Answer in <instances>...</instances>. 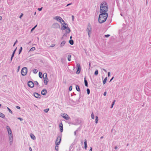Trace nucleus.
Segmentation results:
<instances>
[{
	"mask_svg": "<svg viewBox=\"0 0 151 151\" xmlns=\"http://www.w3.org/2000/svg\"><path fill=\"white\" fill-rule=\"evenodd\" d=\"M17 47H16V48H15V49L14 50V51H13V53H13V54L14 53V54H15V52H16V50H17Z\"/></svg>",
	"mask_w": 151,
	"mask_h": 151,
	"instance_id": "obj_43",
	"label": "nucleus"
},
{
	"mask_svg": "<svg viewBox=\"0 0 151 151\" xmlns=\"http://www.w3.org/2000/svg\"><path fill=\"white\" fill-rule=\"evenodd\" d=\"M17 119H19V120H20V121H23V119L22 118H20V117H18V118H17Z\"/></svg>",
	"mask_w": 151,
	"mask_h": 151,
	"instance_id": "obj_42",
	"label": "nucleus"
},
{
	"mask_svg": "<svg viewBox=\"0 0 151 151\" xmlns=\"http://www.w3.org/2000/svg\"><path fill=\"white\" fill-rule=\"evenodd\" d=\"M30 136L31 138L32 139H33V140H35V139L36 137H35V135L33 134H32V133L30 135Z\"/></svg>",
	"mask_w": 151,
	"mask_h": 151,
	"instance_id": "obj_18",
	"label": "nucleus"
},
{
	"mask_svg": "<svg viewBox=\"0 0 151 151\" xmlns=\"http://www.w3.org/2000/svg\"><path fill=\"white\" fill-rule=\"evenodd\" d=\"M91 117L93 119H94V116L93 113H92L91 115Z\"/></svg>",
	"mask_w": 151,
	"mask_h": 151,
	"instance_id": "obj_34",
	"label": "nucleus"
},
{
	"mask_svg": "<svg viewBox=\"0 0 151 151\" xmlns=\"http://www.w3.org/2000/svg\"><path fill=\"white\" fill-rule=\"evenodd\" d=\"M34 96L37 98L40 99L41 98V95L35 92L34 93Z\"/></svg>",
	"mask_w": 151,
	"mask_h": 151,
	"instance_id": "obj_12",
	"label": "nucleus"
},
{
	"mask_svg": "<svg viewBox=\"0 0 151 151\" xmlns=\"http://www.w3.org/2000/svg\"><path fill=\"white\" fill-rule=\"evenodd\" d=\"M108 7L107 3L104 2H102L101 4L100 7V13H106L108 11Z\"/></svg>",
	"mask_w": 151,
	"mask_h": 151,
	"instance_id": "obj_2",
	"label": "nucleus"
},
{
	"mask_svg": "<svg viewBox=\"0 0 151 151\" xmlns=\"http://www.w3.org/2000/svg\"><path fill=\"white\" fill-rule=\"evenodd\" d=\"M35 48L34 47H33L31 48V49L29 50V51H32L35 50Z\"/></svg>",
	"mask_w": 151,
	"mask_h": 151,
	"instance_id": "obj_31",
	"label": "nucleus"
},
{
	"mask_svg": "<svg viewBox=\"0 0 151 151\" xmlns=\"http://www.w3.org/2000/svg\"><path fill=\"white\" fill-rule=\"evenodd\" d=\"M61 24L63 25L61 27L62 30H64L68 27V25L64 21Z\"/></svg>",
	"mask_w": 151,
	"mask_h": 151,
	"instance_id": "obj_6",
	"label": "nucleus"
},
{
	"mask_svg": "<svg viewBox=\"0 0 151 151\" xmlns=\"http://www.w3.org/2000/svg\"><path fill=\"white\" fill-rule=\"evenodd\" d=\"M76 90L78 92H80V88L79 86L78 85H76Z\"/></svg>",
	"mask_w": 151,
	"mask_h": 151,
	"instance_id": "obj_20",
	"label": "nucleus"
},
{
	"mask_svg": "<svg viewBox=\"0 0 151 151\" xmlns=\"http://www.w3.org/2000/svg\"><path fill=\"white\" fill-rule=\"evenodd\" d=\"M65 43V41L64 40L60 44V47H62L63 46Z\"/></svg>",
	"mask_w": 151,
	"mask_h": 151,
	"instance_id": "obj_22",
	"label": "nucleus"
},
{
	"mask_svg": "<svg viewBox=\"0 0 151 151\" xmlns=\"http://www.w3.org/2000/svg\"><path fill=\"white\" fill-rule=\"evenodd\" d=\"M23 14L22 13L21 14V15L19 17V18H21L22 17V16H23Z\"/></svg>",
	"mask_w": 151,
	"mask_h": 151,
	"instance_id": "obj_50",
	"label": "nucleus"
},
{
	"mask_svg": "<svg viewBox=\"0 0 151 151\" xmlns=\"http://www.w3.org/2000/svg\"><path fill=\"white\" fill-rule=\"evenodd\" d=\"M2 19V17L1 16H0V20H1Z\"/></svg>",
	"mask_w": 151,
	"mask_h": 151,
	"instance_id": "obj_61",
	"label": "nucleus"
},
{
	"mask_svg": "<svg viewBox=\"0 0 151 151\" xmlns=\"http://www.w3.org/2000/svg\"><path fill=\"white\" fill-rule=\"evenodd\" d=\"M34 84H35V85H39L37 81H34Z\"/></svg>",
	"mask_w": 151,
	"mask_h": 151,
	"instance_id": "obj_39",
	"label": "nucleus"
},
{
	"mask_svg": "<svg viewBox=\"0 0 151 151\" xmlns=\"http://www.w3.org/2000/svg\"><path fill=\"white\" fill-rule=\"evenodd\" d=\"M103 138V136H101V137H100V139H102Z\"/></svg>",
	"mask_w": 151,
	"mask_h": 151,
	"instance_id": "obj_62",
	"label": "nucleus"
},
{
	"mask_svg": "<svg viewBox=\"0 0 151 151\" xmlns=\"http://www.w3.org/2000/svg\"><path fill=\"white\" fill-rule=\"evenodd\" d=\"M114 77H112V78H111V79H110V80L109 81V82H111L113 80V79H114Z\"/></svg>",
	"mask_w": 151,
	"mask_h": 151,
	"instance_id": "obj_48",
	"label": "nucleus"
},
{
	"mask_svg": "<svg viewBox=\"0 0 151 151\" xmlns=\"http://www.w3.org/2000/svg\"><path fill=\"white\" fill-rule=\"evenodd\" d=\"M14 53L13 54V53H12L11 57H14Z\"/></svg>",
	"mask_w": 151,
	"mask_h": 151,
	"instance_id": "obj_56",
	"label": "nucleus"
},
{
	"mask_svg": "<svg viewBox=\"0 0 151 151\" xmlns=\"http://www.w3.org/2000/svg\"><path fill=\"white\" fill-rule=\"evenodd\" d=\"M67 4V5L66 6H69V5H70V4Z\"/></svg>",
	"mask_w": 151,
	"mask_h": 151,
	"instance_id": "obj_60",
	"label": "nucleus"
},
{
	"mask_svg": "<svg viewBox=\"0 0 151 151\" xmlns=\"http://www.w3.org/2000/svg\"><path fill=\"white\" fill-rule=\"evenodd\" d=\"M65 31L67 33H69L70 32V29L68 27L66 28V29Z\"/></svg>",
	"mask_w": 151,
	"mask_h": 151,
	"instance_id": "obj_23",
	"label": "nucleus"
},
{
	"mask_svg": "<svg viewBox=\"0 0 151 151\" xmlns=\"http://www.w3.org/2000/svg\"><path fill=\"white\" fill-rule=\"evenodd\" d=\"M9 141H13V135L9 136Z\"/></svg>",
	"mask_w": 151,
	"mask_h": 151,
	"instance_id": "obj_26",
	"label": "nucleus"
},
{
	"mask_svg": "<svg viewBox=\"0 0 151 151\" xmlns=\"http://www.w3.org/2000/svg\"><path fill=\"white\" fill-rule=\"evenodd\" d=\"M37 26V25H36L31 30V32H32L33 30L35 29L36 27Z\"/></svg>",
	"mask_w": 151,
	"mask_h": 151,
	"instance_id": "obj_41",
	"label": "nucleus"
},
{
	"mask_svg": "<svg viewBox=\"0 0 151 151\" xmlns=\"http://www.w3.org/2000/svg\"><path fill=\"white\" fill-rule=\"evenodd\" d=\"M13 58V57H11L10 59V62H11L12 61Z\"/></svg>",
	"mask_w": 151,
	"mask_h": 151,
	"instance_id": "obj_55",
	"label": "nucleus"
},
{
	"mask_svg": "<svg viewBox=\"0 0 151 151\" xmlns=\"http://www.w3.org/2000/svg\"><path fill=\"white\" fill-rule=\"evenodd\" d=\"M59 127L60 131L61 132H62L63 131V124L62 122H61L60 123Z\"/></svg>",
	"mask_w": 151,
	"mask_h": 151,
	"instance_id": "obj_13",
	"label": "nucleus"
},
{
	"mask_svg": "<svg viewBox=\"0 0 151 151\" xmlns=\"http://www.w3.org/2000/svg\"><path fill=\"white\" fill-rule=\"evenodd\" d=\"M84 148L85 150H86L87 149V140L86 139H85L84 140Z\"/></svg>",
	"mask_w": 151,
	"mask_h": 151,
	"instance_id": "obj_17",
	"label": "nucleus"
},
{
	"mask_svg": "<svg viewBox=\"0 0 151 151\" xmlns=\"http://www.w3.org/2000/svg\"><path fill=\"white\" fill-rule=\"evenodd\" d=\"M27 68L26 67H23L21 70V72L22 75L23 76L26 75L27 73Z\"/></svg>",
	"mask_w": 151,
	"mask_h": 151,
	"instance_id": "obj_4",
	"label": "nucleus"
},
{
	"mask_svg": "<svg viewBox=\"0 0 151 151\" xmlns=\"http://www.w3.org/2000/svg\"><path fill=\"white\" fill-rule=\"evenodd\" d=\"M84 83H85V86H86V87H88V83L86 79V77H85L84 78Z\"/></svg>",
	"mask_w": 151,
	"mask_h": 151,
	"instance_id": "obj_16",
	"label": "nucleus"
},
{
	"mask_svg": "<svg viewBox=\"0 0 151 151\" xmlns=\"http://www.w3.org/2000/svg\"><path fill=\"white\" fill-rule=\"evenodd\" d=\"M108 76L109 77L110 76V73L109 72H108Z\"/></svg>",
	"mask_w": 151,
	"mask_h": 151,
	"instance_id": "obj_53",
	"label": "nucleus"
},
{
	"mask_svg": "<svg viewBox=\"0 0 151 151\" xmlns=\"http://www.w3.org/2000/svg\"><path fill=\"white\" fill-rule=\"evenodd\" d=\"M55 19L57 21H59L61 23L64 22V21L62 18L59 16H56Z\"/></svg>",
	"mask_w": 151,
	"mask_h": 151,
	"instance_id": "obj_9",
	"label": "nucleus"
},
{
	"mask_svg": "<svg viewBox=\"0 0 151 151\" xmlns=\"http://www.w3.org/2000/svg\"><path fill=\"white\" fill-rule=\"evenodd\" d=\"M69 42L71 45H73L74 44V41L73 40L70 39L69 41Z\"/></svg>",
	"mask_w": 151,
	"mask_h": 151,
	"instance_id": "obj_21",
	"label": "nucleus"
},
{
	"mask_svg": "<svg viewBox=\"0 0 151 151\" xmlns=\"http://www.w3.org/2000/svg\"><path fill=\"white\" fill-rule=\"evenodd\" d=\"M29 151H32V149L31 147H29Z\"/></svg>",
	"mask_w": 151,
	"mask_h": 151,
	"instance_id": "obj_52",
	"label": "nucleus"
},
{
	"mask_svg": "<svg viewBox=\"0 0 151 151\" xmlns=\"http://www.w3.org/2000/svg\"><path fill=\"white\" fill-rule=\"evenodd\" d=\"M20 66H19L18 67V68H17L18 71L19 70V69H20Z\"/></svg>",
	"mask_w": 151,
	"mask_h": 151,
	"instance_id": "obj_57",
	"label": "nucleus"
},
{
	"mask_svg": "<svg viewBox=\"0 0 151 151\" xmlns=\"http://www.w3.org/2000/svg\"><path fill=\"white\" fill-rule=\"evenodd\" d=\"M72 86H70L69 88V90L70 91L72 90Z\"/></svg>",
	"mask_w": 151,
	"mask_h": 151,
	"instance_id": "obj_40",
	"label": "nucleus"
},
{
	"mask_svg": "<svg viewBox=\"0 0 151 151\" xmlns=\"http://www.w3.org/2000/svg\"><path fill=\"white\" fill-rule=\"evenodd\" d=\"M17 42V40H16V41H15V43H16Z\"/></svg>",
	"mask_w": 151,
	"mask_h": 151,
	"instance_id": "obj_64",
	"label": "nucleus"
},
{
	"mask_svg": "<svg viewBox=\"0 0 151 151\" xmlns=\"http://www.w3.org/2000/svg\"><path fill=\"white\" fill-rule=\"evenodd\" d=\"M98 121V117L97 116H96L95 123L97 124Z\"/></svg>",
	"mask_w": 151,
	"mask_h": 151,
	"instance_id": "obj_29",
	"label": "nucleus"
},
{
	"mask_svg": "<svg viewBox=\"0 0 151 151\" xmlns=\"http://www.w3.org/2000/svg\"><path fill=\"white\" fill-rule=\"evenodd\" d=\"M63 116L62 117L65 119L66 120H68V119H70L69 116L67 114L64 113L63 114Z\"/></svg>",
	"mask_w": 151,
	"mask_h": 151,
	"instance_id": "obj_11",
	"label": "nucleus"
},
{
	"mask_svg": "<svg viewBox=\"0 0 151 151\" xmlns=\"http://www.w3.org/2000/svg\"><path fill=\"white\" fill-rule=\"evenodd\" d=\"M55 45L54 44H52L50 46V47H53L54 46H55Z\"/></svg>",
	"mask_w": 151,
	"mask_h": 151,
	"instance_id": "obj_45",
	"label": "nucleus"
},
{
	"mask_svg": "<svg viewBox=\"0 0 151 151\" xmlns=\"http://www.w3.org/2000/svg\"><path fill=\"white\" fill-rule=\"evenodd\" d=\"M16 107L17 108V109H20V108H20V107L19 106H16Z\"/></svg>",
	"mask_w": 151,
	"mask_h": 151,
	"instance_id": "obj_46",
	"label": "nucleus"
},
{
	"mask_svg": "<svg viewBox=\"0 0 151 151\" xmlns=\"http://www.w3.org/2000/svg\"><path fill=\"white\" fill-rule=\"evenodd\" d=\"M89 151H92V148L91 147V148L90 149Z\"/></svg>",
	"mask_w": 151,
	"mask_h": 151,
	"instance_id": "obj_58",
	"label": "nucleus"
},
{
	"mask_svg": "<svg viewBox=\"0 0 151 151\" xmlns=\"http://www.w3.org/2000/svg\"><path fill=\"white\" fill-rule=\"evenodd\" d=\"M12 141H10L9 142V143L10 145H11L12 144Z\"/></svg>",
	"mask_w": 151,
	"mask_h": 151,
	"instance_id": "obj_49",
	"label": "nucleus"
},
{
	"mask_svg": "<svg viewBox=\"0 0 151 151\" xmlns=\"http://www.w3.org/2000/svg\"><path fill=\"white\" fill-rule=\"evenodd\" d=\"M0 117L4 118L5 119V116L4 114L3 113L0 112Z\"/></svg>",
	"mask_w": 151,
	"mask_h": 151,
	"instance_id": "obj_19",
	"label": "nucleus"
},
{
	"mask_svg": "<svg viewBox=\"0 0 151 151\" xmlns=\"http://www.w3.org/2000/svg\"><path fill=\"white\" fill-rule=\"evenodd\" d=\"M27 84L28 86L31 88H33L34 87V84L32 81H29L28 82Z\"/></svg>",
	"mask_w": 151,
	"mask_h": 151,
	"instance_id": "obj_8",
	"label": "nucleus"
},
{
	"mask_svg": "<svg viewBox=\"0 0 151 151\" xmlns=\"http://www.w3.org/2000/svg\"><path fill=\"white\" fill-rule=\"evenodd\" d=\"M117 148H118V147H117V146H116L114 147V149L116 150V149Z\"/></svg>",
	"mask_w": 151,
	"mask_h": 151,
	"instance_id": "obj_59",
	"label": "nucleus"
},
{
	"mask_svg": "<svg viewBox=\"0 0 151 151\" xmlns=\"http://www.w3.org/2000/svg\"><path fill=\"white\" fill-rule=\"evenodd\" d=\"M62 136V133L59 134L55 141V144L57 145H59L61 142V137Z\"/></svg>",
	"mask_w": 151,
	"mask_h": 151,
	"instance_id": "obj_3",
	"label": "nucleus"
},
{
	"mask_svg": "<svg viewBox=\"0 0 151 151\" xmlns=\"http://www.w3.org/2000/svg\"><path fill=\"white\" fill-rule=\"evenodd\" d=\"M71 58V55H69L68 56V60L69 61L71 60L70 58Z\"/></svg>",
	"mask_w": 151,
	"mask_h": 151,
	"instance_id": "obj_28",
	"label": "nucleus"
},
{
	"mask_svg": "<svg viewBox=\"0 0 151 151\" xmlns=\"http://www.w3.org/2000/svg\"><path fill=\"white\" fill-rule=\"evenodd\" d=\"M22 47H21L19 49V54L21 52H22Z\"/></svg>",
	"mask_w": 151,
	"mask_h": 151,
	"instance_id": "obj_32",
	"label": "nucleus"
},
{
	"mask_svg": "<svg viewBox=\"0 0 151 151\" xmlns=\"http://www.w3.org/2000/svg\"><path fill=\"white\" fill-rule=\"evenodd\" d=\"M107 77H106L104 79V80H103V84H105L106 81H107Z\"/></svg>",
	"mask_w": 151,
	"mask_h": 151,
	"instance_id": "obj_24",
	"label": "nucleus"
},
{
	"mask_svg": "<svg viewBox=\"0 0 151 151\" xmlns=\"http://www.w3.org/2000/svg\"><path fill=\"white\" fill-rule=\"evenodd\" d=\"M87 91V93L88 95H89L90 94V89L88 88L86 90Z\"/></svg>",
	"mask_w": 151,
	"mask_h": 151,
	"instance_id": "obj_35",
	"label": "nucleus"
},
{
	"mask_svg": "<svg viewBox=\"0 0 151 151\" xmlns=\"http://www.w3.org/2000/svg\"><path fill=\"white\" fill-rule=\"evenodd\" d=\"M99 16V21L100 23H102L105 22L108 17V14L107 13H101Z\"/></svg>",
	"mask_w": 151,
	"mask_h": 151,
	"instance_id": "obj_1",
	"label": "nucleus"
},
{
	"mask_svg": "<svg viewBox=\"0 0 151 151\" xmlns=\"http://www.w3.org/2000/svg\"><path fill=\"white\" fill-rule=\"evenodd\" d=\"M6 129H7L9 136H10V135H13L12 130L10 128L9 126H6Z\"/></svg>",
	"mask_w": 151,
	"mask_h": 151,
	"instance_id": "obj_10",
	"label": "nucleus"
},
{
	"mask_svg": "<svg viewBox=\"0 0 151 151\" xmlns=\"http://www.w3.org/2000/svg\"><path fill=\"white\" fill-rule=\"evenodd\" d=\"M78 132V130H76L74 132V134L75 135H76V132Z\"/></svg>",
	"mask_w": 151,
	"mask_h": 151,
	"instance_id": "obj_47",
	"label": "nucleus"
},
{
	"mask_svg": "<svg viewBox=\"0 0 151 151\" xmlns=\"http://www.w3.org/2000/svg\"><path fill=\"white\" fill-rule=\"evenodd\" d=\"M47 93V90L45 89H44L42 90L41 93L42 95H45Z\"/></svg>",
	"mask_w": 151,
	"mask_h": 151,
	"instance_id": "obj_15",
	"label": "nucleus"
},
{
	"mask_svg": "<svg viewBox=\"0 0 151 151\" xmlns=\"http://www.w3.org/2000/svg\"><path fill=\"white\" fill-rule=\"evenodd\" d=\"M7 108L8 110L9 111V112L10 113H11V114L12 113V111H11V110L10 109H9V107H7Z\"/></svg>",
	"mask_w": 151,
	"mask_h": 151,
	"instance_id": "obj_36",
	"label": "nucleus"
},
{
	"mask_svg": "<svg viewBox=\"0 0 151 151\" xmlns=\"http://www.w3.org/2000/svg\"><path fill=\"white\" fill-rule=\"evenodd\" d=\"M55 149L57 151L58 150V145H56L55 147Z\"/></svg>",
	"mask_w": 151,
	"mask_h": 151,
	"instance_id": "obj_37",
	"label": "nucleus"
},
{
	"mask_svg": "<svg viewBox=\"0 0 151 151\" xmlns=\"http://www.w3.org/2000/svg\"><path fill=\"white\" fill-rule=\"evenodd\" d=\"M37 72L38 70L36 69H35L33 70V72L35 74L37 73Z\"/></svg>",
	"mask_w": 151,
	"mask_h": 151,
	"instance_id": "obj_33",
	"label": "nucleus"
},
{
	"mask_svg": "<svg viewBox=\"0 0 151 151\" xmlns=\"http://www.w3.org/2000/svg\"><path fill=\"white\" fill-rule=\"evenodd\" d=\"M115 101H116L115 100H114L112 102V103L111 104V106L110 107L111 108H113V106L114 105V103H115Z\"/></svg>",
	"mask_w": 151,
	"mask_h": 151,
	"instance_id": "obj_27",
	"label": "nucleus"
},
{
	"mask_svg": "<svg viewBox=\"0 0 151 151\" xmlns=\"http://www.w3.org/2000/svg\"><path fill=\"white\" fill-rule=\"evenodd\" d=\"M77 71L76 72V74H79L81 71V68L80 65L79 63H78L77 64Z\"/></svg>",
	"mask_w": 151,
	"mask_h": 151,
	"instance_id": "obj_7",
	"label": "nucleus"
},
{
	"mask_svg": "<svg viewBox=\"0 0 151 151\" xmlns=\"http://www.w3.org/2000/svg\"><path fill=\"white\" fill-rule=\"evenodd\" d=\"M42 7H41V8H40L38 9V10L39 11H41L42 9Z\"/></svg>",
	"mask_w": 151,
	"mask_h": 151,
	"instance_id": "obj_54",
	"label": "nucleus"
},
{
	"mask_svg": "<svg viewBox=\"0 0 151 151\" xmlns=\"http://www.w3.org/2000/svg\"><path fill=\"white\" fill-rule=\"evenodd\" d=\"M44 83L45 85H47L48 82V80L47 74L46 73H44L43 75Z\"/></svg>",
	"mask_w": 151,
	"mask_h": 151,
	"instance_id": "obj_5",
	"label": "nucleus"
},
{
	"mask_svg": "<svg viewBox=\"0 0 151 151\" xmlns=\"http://www.w3.org/2000/svg\"><path fill=\"white\" fill-rule=\"evenodd\" d=\"M87 30L88 32V35H89V37H90L89 34H90V32H91V27L90 26H88V28H87Z\"/></svg>",
	"mask_w": 151,
	"mask_h": 151,
	"instance_id": "obj_14",
	"label": "nucleus"
},
{
	"mask_svg": "<svg viewBox=\"0 0 151 151\" xmlns=\"http://www.w3.org/2000/svg\"><path fill=\"white\" fill-rule=\"evenodd\" d=\"M98 74V70H96L95 71L94 73V75L96 76H97Z\"/></svg>",
	"mask_w": 151,
	"mask_h": 151,
	"instance_id": "obj_30",
	"label": "nucleus"
},
{
	"mask_svg": "<svg viewBox=\"0 0 151 151\" xmlns=\"http://www.w3.org/2000/svg\"><path fill=\"white\" fill-rule=\"evenodd\" d=\"M49 110V109H44V111L46 113H47Z\"/></svg>",
	"mask_w": 151,
	"mask_h": 151,
	"instance_id": "obj_38",
	"label": "nucleus"
},
{
	"mask_svg": "<svg viewBox=\"0 0 151 151\" xmlns=\"http://www.w3.org/2000/svg\"><path fill=\"white\" fill-rule=\"evenodd\" d=\"M39 76L40 78H42L43 77L42 73L41 72H39Z\"/></svg>",
	"mask_w": 151,
	"mask_h": 151,
	"instance_id": "obj_25",
	"label": "nucleus"
},
{
	"mask_svg": "<svg viewBox=\"0 0 151 151\" xmlns=\"http://www.w3.org/2000/svg\"><path fill=\"white\" fill-rule=\"evenodd\" d=\"M110 36V35L108 34L105 35V37H108Z\"/></svg>",
	"mask_w": 151,
	"mask_h": 151,
	"instance_id": "obj_44",
	"label": "nucleus"
},
{
	"mask_svg": "<svg viewBox=\"0 0 151 151\" xmlns=\"http://www.w3.org/2000/svg\"><path fill=\"white\" fill-rule=\"evenodd\" d=\"M106 94V91H105L104 93V96H105Z\"/></svg>",
	"mask_w": 151,
	"mask_h": 151,
	"instance_id": "obj_51",
	"label": "nucleus"
},
{
	"mask_svg": "<svg viewBox=\"0 0 151 151\" xmlns=\"http://www.w3.org/2000/svg\"><path fill=\"white\" fill-rule=\"evenodd\" d=\"M16 44V43H15L14 42V45H13V46H15V45Z\"/></svg>",
	"mask_w": 151,
	"mask_h": 151,
	"instance_id": "obj_63",
	"label": "nucleus"
}]
</instances>
